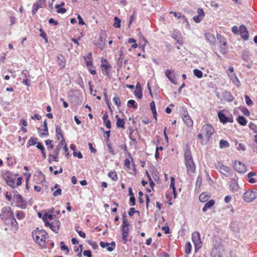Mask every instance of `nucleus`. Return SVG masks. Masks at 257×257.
<instances>
[{
    "instance_id": "bb28decb",
    "label": "nucleus",
    "mask_w": 257,
    "mask_h": 257,
    "mask_svg": "<svg viewBox=\"0 0 257 257\" xmlns=\"http://www.w3.org/2000/svg\"><path fill=\"white\" fill-rule=\"evenodd\" d=\"M5 223L8 224H10L12 226L15 228L16 230H17L18 228V223L16 221L14 216H13V217L11 218L9 221H7L5 222Z\"/></svg>"
},
{
    "instance_id": "69168bd1",
    "label": "nucleus",
    "mask_w": 257,
    "mask_h": 257,
    "mask_svg": "<svg viewBox=\"0 0 257 257\" xmlns=\"http://www.w3.org/2000/svg\"><path fill=\"white\" fill-rule=\"evenodd\" d=\"M61 189L60 188H57V190L53 192V195L54 196L57 197L59 195H60L61 194Z\"/></svg>"
},
{
    "instance_id": "aec40b11",
    "label": "nucleus",
    "mask_w": 257,
    "mask_h": 257,
    "mask_svg": "<svg viewBox=\"0 0 257 257\" xmlns=\"http://www.w3.org/2000/svg\"><path fill=\"white\" fill-rule=\"evenodd\" d=\"M54 215L52 214L51 213H46L44 214L43 216V220L45 223V225H46L48 223L51 222L52 221L54 220Z\"/></svg>"
},
{
    "instance_id": "a878e982",
    "label": "nucleus",
    "mask_w": 257,
    "mask_h": 257,
    "mask_svg": "<svg viewBox=\"0 0 257 257\" xmlns=\"http://www.w3.org/2000/svg\"><path fill=\"white\" fill-rule=\"evenodd\" d=\"M205 36L206 40L211 44L214 45L216 42L215 36L210 33H206Z\"/></svg>"
},
{
    "instance_id": "37998d69",
    "label": "nucleus",
    "mask_w": 257,
    "mask_h": 257,
    "mask_svg": "<svg viewBox=\"0 0 257 257\" xmlns=\"http://www.w3.org/2000/svg\"><path fill=\"white\" fill-rule=\"evenodd\" d=\"M114 20L113 26L116 28H119L120 27V20L117 17H115Z\"/></svg>"
},
{
    "instance_id": "cd10ccee",
    "label": "nucleus",
    "mask_w": 257,
    "mask_h": 257,
    "mask_svg": "<svg viewBox=\"0 0 257 257\" xmlns=\"http://www.w3.org/2000/svg\"><path fill=\"white\" fill-rule=\"evenodd\" d=\"M215 204V201L214 200L211 199L209 201L207 202L204 207L202 208V211L203 212H206L208 209H210L211 207H212Z\"/></svg>"
},
{
    "instance_id": "ddd939ff",
    "label": "nucleus",
    "mask_w": 257,
    "mask_h": 257,
    "mask_svg": "<svg viewBox=\"0 0 257 257\" xmlns=\"http://www.w3.org/2000/svg\"><path fill=\"white\" fill-rule=\"evenodd\" d=\"M45 3V1L44 0H38L36 2H35L33 5V8L32 10V13L33 15H35L38 10L42 7H43V5Z\"/></svg>"
},
{
    "instance_id": "bf43d9fd",
    "label": "nucleus",
    "mask_w": 257,
    "mask_h": 257,
    "mask_svg": "<svg viewBox=\"0 0 257 257\" xmlns=\"http://www.w3.org/2000/svg\"><path fill=\"white\" fill-rule=\"evenodd\" d=\"M29 72L27 70H24L21 73V76L22 78H28L29 77Z\"/></svg>"
},
{
    "instance_id": "6e6d98bb",
    "label": "nucleus",
    "mask_w": 257,
    "mask_h": 257,
    "mask_svg": "<svg viewBox=\"0 0 257 257\" xmlns=\"http://www.w3.org/2000/svg\"><path fill=\"white\" fill-rule=\"evenodd\" d=\"M45 142L46 146H47V149L48 150L52 149L53 148L54 146L52 143V141H51L50 140H46Z\"/></svg>"
},
{
    "instance_id": "f03ea898",
    "label": "nucleus",
    "mask_w": 257,
    "mask_h": 257,
    "mask_svg": "<svg viewBox=\"0 0 257 257\" xmlns=\"http://www.w3.org/2000/svg\"><path fill=\"white\" fill-rule=\"evenodd\" d=\"M184 157L187 173L189 175H191L195 172L196 165L193 159L190 148L188 146H186L185 149Z\"/></svg>"
},
{
    "instance_id": "dca6fc26",
    "label": "nucleus",
    "mask_w": 257,
    "mask_h": 257,
    "mask_svg": "<svg viewBox=\"0 0 257 257\" xmlns=\"http://www.w3.org/2000/svg\"><path fill=\"white\" fill-rule=\"evenodd\" d=\"M56 135L57 140L60 142L65 143V141L63 137L61 127L58 125L56 126Z\"/></svg>"
},
{
    "instance_id": "2f4dec72",
    "label": "nucleus",
    "mask_w": 257,
    "mask_h": 257,
    "mask_svg": "<svg viewBox=\"0 0 257 257\" xmlns=\"http://www.w3.org/2000/svg\"><path fill=\"white\" fill-rule=\"evenodd\" d=\"M235 146L236 149L239 151H245L246 150V146L244 144L239 143L238 141H235Z\"/></svg>"
},
{
    "instance_id": "f257e3e1",
    "label": "nucleus",
    "mask_w": 257,
    "mask_h": 257,
    "mask_svg": "<svg viewBox=\"0 0 257 257\" xmlns=\"http://www.w3.org/2000/svg\"><path fill=\"white\" fill-rule=\"evenodd\" d=\"M18 174L12 173L10 171L3 170L2 171V177L5 180L6 184L10 187L15 188L22 184V178L19 177L16 180Z\"/></svg>"
},
{
    "instance_id": "39448f33",
    "label": "nucleus",
    "mask_w": 257,
    "mask_h": 257,
    "mask_svg": "<svg viewBox=\"0 0 257 257\" xmlns=\"http://www.w3.org/2000/svg\"><path fill=\"white\" fill-rule=\"evenodd\" d=\"M0 216L2 219L6 222L9 221L10 219L13 217L14 215L10 207H5L2 208Z\"/></svg>"
},
{
    "instance_id": "9b49d317",
    "label": "nucleus",
    "mask_w": 257,
    "mask_h": 257,
    "mask_svg": "<svg viewBox=\"0 0 257 257\" xmlns=\"http://www.w3.org/2000/svg\"><path fill=\"white\" fill-rule=\"evenodd\" d=\"M101 67L102 69V72L103 74L108 76L109 71L111 68L108 62L105 59H102L101 60Z\"/></svg>"
},
{
    "instance_id": "774afa93",
    "label": "nucleus",
    "mask_w": 257,
    "mask_h": 257,
    "mask_svg": "<svg viewBox=\"0 0 257 257\" xmlns=\"http://www.w3.org/2000/svg\"><path fill=\"white\" fill-rule=\"evenodd\" d=\"M203 18L200 16H195L193 17V20L196 22V23H199L200 22H201L202 19Z\"/></svg>"
},
{
    "instance_id": "603ef678",
    "label": "nucleus",
    "mask_w": 257,
    "mask_h": 257,
    "mask_svg": "<svg viewBox=\"0 0 257 257\" xmlns=\"http://www.w3.org/2000/svg\"><path fill=\"white\" fill-rule=\"evenodd\" d=\"M249 58V53L247 51H243L242 53V58L245 62H247Z\"/></svg>"
},
{
    "instance_id": "72a5a7b5",
    "label": "nucleus",
    "mask_w": 257,
    "mask_h": 257,
    "mask_svg": "<svg viewBox=\"0 0 257 257\" xmlns=\"http://www.w3.org/2000/svg\"><path fill=\"white\" fill-rule=\"evenodd\" d=\"M150 107H151V109L152 111V113L153 114V116L154 117V118L157 120V110H156V105H155V103L154 101H152L151 103H150Z\"/></svg>"
},
{
    "instance_id": "7ed1b4c3",
    "label": "nucleus",
    "mask_w": 257,
    "mask_h": 257,
    "mask_svg": "<svg viewBox=\"0 0 257 257\" xmlns=\"http://www.w3.org/2000/svg\"><path fill=\"white\" fill-rule=\"evenodd\" d=\"M214 133V129L213 126L209 124H205L202 126L200 133L197 135V138L202 140V144H206L209 141Z\"/></svg>"
},
{
    "instance_id": "e433bc0d",
    "label": "nucleus",
    "mask_w": 257,
    "mask_h": 257,
    "mask_svg": "<svg viewBox=\"0 0 257 257\" xmlns=\"http://www.w3.org/2000/svg\"><path fill=\"white\" fill-rule=\"evenodd\" d=\"M237 122L241 125L244 126L247 124L246 119L242 116H239L237 119Z\"/></svg>"
},
{
    "instance_id": "0eeeda50",
    "label": "nucleus",
    "mask_w": 257,
    "mask_h": 257,
    "mask_svg": "<svg viewBox=\"0 0 257 257\" xmlns=\"http://www.w3.org/2000/svg\"><path fill=\"white\" fill-rule=\"evenodd\" d=\"M216 169L225 177H228L232 175L231 170L228 167L221 163H218Z\"/></svg>"
},
{
    "instance_id": "b1692460",
    "label": "nucleus",
    "mask_w": 257,
    "mask_h": 257,
    "mask_svg": "<svg viewBox=\"0 0 257 257\" xmlns=\"http://www.w3.org/2000/svg\"><path fill=\"white\" fill-rule=\"evenodd\" d=\"M228 76L234 84H235L237 87H239L240 86V81L238 80V78L237 77L235 73H231Z\"/></svg>"
},
{
    "instance_id": "f3484780",
    "label": "nucleus",
    "mask_w": 257,
    "mask_h": 257,
    "mask_svg": "<svg viewBox=\"0 0 257 257\" xmlns=\"http://www.w3.org/2000/svg\"><path fill=\"white\" fill-rule=\"evenodd\" d=\"M100 245L102 248L107 247V250L109 251H112L115 248V243L114 241H112L110 243L101 241Z\"/></svg>"
},
{
    "instance_id": "20e7f679",
    "label": "nucleus",
    "mask_w": 257,
    "mask_h": 257,
    "mask_svg": "<svg viewBox=\"0 0 257 257\" xmlns=\"http://www.w3.org/2000/svg\"><path fill=\"white\" fill-rule=\"evenodd\" d=\"M33 237L35 241L40 245L43 246L45 244L47 232L44 230L37 229L32 233Z\"/></svg>"
},
{
    "instance_id": "052dcab7",
    "label": "nucleus",
    "mask_w": 257,
    "mask_h": 257,
    "mask_svg": "<svg viewBox=\"0 0 257 257\" xmlns=\"http://www.w3.org/2000/svg\"><path fill=\"white\" fill-rule=\"evenodd\" d=\"M40 31L41 32L40 36L45 39L46 43H48V39L46 33L42 29L40 30Z\"/></svg>"
},
{
    "instance_id": "6ab92c4d",
    "label": "nucleus",
    "mask_w": 257,
    "mask_h": 257,
    "mask_svg": "<svg viewBox=\"0 0 257 257\" xmlns=\"http://www.w3.org/2000/svg\"><path fill=\"white\" fill-rule=\"evenodd\" d=\"M182 118L184 123L188 127H191L193 125V120L191 118L190 116L188 115V113L182 114Z\"/></svg>"
},
{
    "instance_id": "9d476101",
    "label": "nucleus",
    "mask_w": 257,
    "mask_h": 257,
    "mask_svg": "<svg viewBox=\"0 0 257 257\" xmlns=\"http://www.w3.org/2000/svg\"><path fill=\"white\" fill-rule=\"evenodd\" d=\"M200 234L197 232H194L192 234V239L195 246V250L198 249L201 247V241Z\"/></svg>"
},
{
    "instance_id": "c9c22d12",
    "label": "nucleus",
    "mask_w": 257,
    "mask_h": 257,
    "mask_svg": "<svg viewBox=\"0 0 257 257\" xmlns=\"http://www.w3.org/2000/svg\"><path fill=\"white\" fill-rule=\"evenodd\" d=\"M210 196L206 193H202L199 196V200L202 202H206Z\"/></svg>"
},
{
    "instance_id": "338daca9",
    "label": "nucleus",
    "mask_w": 257,
    "mask_h": 257,
    "mask_svg": "<svg viewBox=\"0 0 257 257\" xmlns=\"http://www.w3.org/2000/svg\"><path fill=\"white\" fill-rule=\"evenodd\" d=\"M220 52L222 54H225L227 53V52H228V48H227V46L224 47V46H222L220 47Z\"/></svg>"
},
{
    "instance_id": "e2e57ef3",
    "label": "nucleus",
    "mask_w": 257,
    "mask_h": 257,
    "mask_svg": "<svg viewBox=\"0 0 257 257\" xmlns=\"http://www.w3.org/2000/svg\"><path fill=\"white\" fill-rule=\"evenodd\" d=\"M244 98L245 102L247 105H251L252 104V101L248 95H245Z\"/></svg>"
},
{
    "instance_id": "f704fd0d",
    "label": "nucleus",
    "mask_w": 257,
    "mask_h": 257,
    "mask_svg": "<svg viewBox=\"0 0 257 257\" xmlns=\"http://www.w3.org/2000/svg\"><path fill=\"white\" fill-rule=\"evenodd\" d=\"M217 38L219 40V43L222 46H227L226 40L223 37H222L221 35L217 34Z\"/></svg>"
},
{
    "instance_id": "09e8293b",
    "label": "nucleus",
    "mask_w": 257,
    "mask_h": 257,
    "mask_svg": "<svg viewBox=\"0 0 257 257\" xmlns=\"http://www.w3.org/2000/svg\"><path fill=\"white\" fill-rule=\"evenodd\" d=\"M37 139L36 138L31 137L28 141V144L29 146H33L36 144V143H37Z\"/></svg>"
},
{
    "instance_id": "412c9836",
    "label": "nucleus",
    "mask_w": 257,
    "mask_h": 257,
    "mask_svg": "<svg viewBox=\"0 0 257 257\" xmlns=\"http://www.w3.org/2000/svg\"><path fill=\"white\" fill-rule=\"evenodd\" d=\"M172 37L179 44L182 45L183 44L182 38L181 37V34L178 31H174L172 34Z\"/></svg>"
},
{
    "instance_id": "79ce46f5",
    "label": "nucleus",
    "mask_w": 257,
    "mask_h": 257,
    "mask_svg": "<svg viewBox=\"0 0 257 257\" xmlns=\"http://www.w3.org/2000/svg\"><path fill=\"white\" fill-rule=\"evenodd\" d=\"M58 155L49 154V162L51 163L52 161L58 162Z\"/></svg>"
},
{
    "instance_id": "de8ad7c7",
    "label": "nucleus",
    "mask_w": 257,
    "mask_h": 257,
    "mask_svg": "<svg viewBox=\"0 0 257 257\" xmlns=\"http://www.w3.org/2000/svg\"><path fill=\"white\" fill-rule=\"evenodd\" d=\"M113 102L118 107L120 106V100L118 96H115L113 98Z\"/></svg>"
},
{
    "instance_id": "6e6552de",
    "label": "nucleus",
    "mask_w": 257,
    "mask_h": 257,
    "mask_svg": "<svg viewBox=\"0 0 257 257\" xmlns=\"http://www.w3.org/2000/svg\"><path fill=\"white\" fill-rule=\"evenodd\" d=\"M232 167L237 173L240 174H244L246 171V166L240 161H234Z\"/></svg>"
},
{
    "instance_id": "8fccbe9b",
    "label": "nucleus",
    "mask_w": 257,
    "mask_h": 257,
    "mask_svg": "<svg viewBox=\"0 0 257 257\" xmlns=\"http://www.w3.org/2000/svg\"><path fill=\"white\" fill-rule=\"evenodd\" d=\"M55 8L57 9V12L59 14H64L66 12V10L65 8L60 7L58 5H56Z\"/></svg>"
},
{
    "instance_id": "423d86ee",
    "label": "nucleus",
    "mask_w": 257,
    "mask_h": 257,
    "mask_svg": "<svg viewBox=\"0 0 257 257\" xmlns=\"http://www.w3.org/2000/svg\"><path fill=\"white\" fill-rule=\"evenodd\" d=\"M243 199L246 202H252L257 198V190H248L243 194Z\"/></svg>"
},
{
    "instance_id": "a211bd4d",
    "label": "nucleus",
    "mask_w": 257,
    "mask_h": 257,
    "mask_svg": "<svg viewBox=\"0 0 257 257\" xmlns=\"http://www.w3.org/2000/svg\"><path fill=\"white\" fill-rule=\"evenodd\" d=\"M239 33L243 39L246 40L248 39V34L245 26L242 25L239 27Z\"/></svg>"
},
{
    "instance_id": "4be33fe9",
    "label": "nucleus",
    "mask_w": 257,
    "mask_h": 257,
    "mask_svg": "<svg viewBox=\"0 0 257 257\" xmlns=\"http://www.w3.org/2000/svg\"><path fill=\"white\" fill-rule=\"evenodd\" d=\"M165 74L172 83L174 84L177 83L175 75L174 74V71H172L170 70H167L165 72Z\"/></svg>"
},
{
    "instance_id": "5fc2aeb1",
    "label": "nucleus",
    "mask_w": 257,
    "mask_h": 257,
    "mask_svg": "<svg viewBox=\"0 0 257 257\" xmlns=\"http://www.w3.org/2000/svg\"><path fill=\"white\" fill-rule=\"evenodd\" d=\"M88 244L94 249H96L98 247V245L96 242L89 240L88 241Z\"/></svg>"
},
{
    "instance_id": "864d4df0",
    "label": "nucleus",
    "mask_w": 257,
    "mask_h": 257,
    "mask_svg": "<svg viewBox=\"0 0 257 257\" xmlns=\"http://www.w3.org/2000/svg\"><path fill=\"white\" fill-rule=\"evenodd\" d=\"M248 127L250 130L253 131L254 133H257V125L253 122L249 123Z\"/></svg>"
},
{
    "instance_id": "4c0bfd02",
    "label": "nucleus",
    "mask_w": 257,
    "mask_h": 257,
    "mask_svg": "<svg viewBox=\"0 0 257 257\" xmlns=\"http://www.w3.org/2000/svg\"><path fill=\"white\" fill-rule=\"evenodd\" d=\"M229 147V143L224 140H221L219 142V147L220 148H228Z\"/></svg>"
},
{
    "instance_id": "7c9ffc66",
    "label": "nucleus",
    "mask_w": 257,
    "mask_h": 257,
    "mask_svg": "<svg viewBox=\"0 0 257 257\" xmlns=\"http://www.w3.org/2000/svg\"><path fill=\"white\" fill-rule=\"evenodd\" d=\"M136 97L139 99H141L143 97L142 88L138 84L136 86V89L134 92Z\"/></svg>"
},
{
    "instance_id": "c85d7f7f",
    "label": "nucleus",
    "mask_w": 257,
    "mask_h": 257,
    "mask_svg": "<svg viewBox=\"0 0 257 257\" xmlns=\"http://www.w3.org/2000/svg\"><path fill=\"white\" fill-rule=\"evenodd\" d=\"M7 164L9 166H13L16 164V160L14 156L8 155L7 158Z\"/></svg>"
},
{
    "instance_id": "680f3d73",
    "label": "nucleus",
    "mask_w": 257,
    "mask_h": 257,
    "mask_svg": "<svg viewBox=\"0 0 257 257\" xmlns=\"http://www.w3.org/2000/svg\"><path fill=\"white\" fill-rule=\"evenodd\" d=\"M60 244H61V246H60L61 249L62 250H65L67 252H69V249L68 247L65 245L64 242L63 241H61Z\"/></svg>"
},
{
    "instance_id": "5701e85b",
    "label": "nucleus",
    "mask_w": 257,
    "mask_h": 257,
    "mask_svg": "<svg viewBox=\"0 0 257 257\" xmlns=\"http://www.w3.org/2000/svg\"><path fill=\"white\" fill-rule=\"evenodd\" d=\"M256 174L254 172H250L247 174L246 176V178L247 180L250 183H254L256 182V180L255 178H253V177L256 176Z\"/></svg>"
},
{
    "instance_id": "c756f323",
    "label": "nucleus",
    "mask_w": 257,
    "mask_h": 257,
    "mask_svg": "<svg viewBox=\"0 0 257 257\" xmlns=\"http://www.w3.org/2000/svg\"><path fill=\"white\" fill-rule=\"evenodd\" d=\"M43 130L45 131V133H42L41 130H40V129L38 130L39 133V136L41 137H42L45 136H48V134H49V133H48V126H47V124L46 120H45L44 121Z\"/></svg>"
},
{
    "instance_id": "a18cd8bd",
    "label": "nucleus",
    "mask_w": 257,
    "mask_h": 257,
    "mask_svg": "<svg viewBox=\"0 0 257 257\" xmlns=\"http://www.w3.org/2000/svg\"><path fill=\"white\" fill-rule=\"evenodd\" d=\"M224 97L225 99L228 102H231L233 100V97L230 92H226L225 93Z\"/></svg>"
},
{
    "instance_id": "49530a36",
    "label": "nucleus",
    "mask_w": 257,
    "mask_h": 257,
    "mask_svg": "<svg viewBox=\"0 0 257 257\" xmlns=\"http://www.w3.org/2000/svg\"><path fill=\"white\" fill-rule=\"evenodd\" d=\"M106 145L108 147V150L109 153L113 156L115 155V153L114 150L112 147L110 143L109 142H107Z\"/></svg>"
},
{
    "instance_id": "0e129e2a",
    "label": "nucleus",
    "mask_w": 257,
    "mask_h": 257,
    "mask_svg": "<svg viewBox=\"0 0 257 257\" xmlns=\"http://www.w3.org/2000/svg\"><path fill=\"white\" fill-rule=\"evenodd\" d=\"M174 181H175V179L174 177H171V183H170V188L172 189V190H174L176 189V188H175V184H174Z\"/></svg>"
},
{
    "instance_id": "2eb2a0df",
    "label": "nucleus",
    "mask_w": 257,
    "mask_h": 257,
    "mask_svg": "<svg viewBox=\"0 0 257 257\" xmlns=\"http://www.w3.org/2000/svg\"><path fill=\"white\" fill-rule=\"evenodd\" d=\"M16 198L17 199V205L22 208L25 209L27 207V203L24 200L22 196L19 194H18L16 196Z\"/></svg>"
},
{
    "instance_id": "3c124183",
    "label": "nucleus",
    "mask_w": 257,
    "mask_h": 257,
    "mask_svg": "<svg viewBox=\"0 0 257 257\" xmlns=\"http://www.w3.org/2000/svg\"><path fill=\"white\" fill-rule=\"evenodd\" d=\"M191 248H192V246H191V243L189 242H187L185 245V251L186 253H187V254L190 253L191 251Z\"/></svg>"
},
{
    "instance_id": "473e14b6",
    "label": "nucleus",
    "mask_w": 257,
    "mask_h": 257,
    "mask_svg": "<svg viewBox=\"0 0 257 257\" xmlns=\"http://www.w3.org/2000/svg\"><path fill=\"white\" fill-rule=\"evenodd\" d=\"M117 118L116 126L118 128H124V120L123 119L120 118L117 115L115 116Z\"/></svg>"
},
{
    "instance_id": "a19ab883",
    "label": "nucleus",
    "mask_w": 257,
    "mask_h": 257,
    "mask_svg": "<svg viewBox=\"0 0 257 257\" xmlns=\"http://www.w3.org/2000/svg\"><path fill=\"white\" fill-rule=\"evenodd\" d=\"M127 106L129 107L137 109L138 108V104L134 100H130L127 102Z\"/></svg>"
},
{
    "instance_id": "393cba45",
    "label": "nucleus",
    "mask_w": 257,
    "mask_h": 257,
    "mask_svg": "<svg viewBox=\"0 0 257 257\" xmlns=\"http://www.w3.org/2000/svg\"><path fill=\"white\" fill-rule=\"evenodd\" d=\"M129 234V229L122 228V238L123 243L126 244L127 241V237Z\"/></svg>"
},
{
    "instance_id": "58836bf2",
    "label": "nucleus",
    "mask_w": 257,
    "mask_h": 257,
    "mask_svg": "<svg viewBox=\"0 0 257 257\" xmlns=\"http://www.w3.org/2000/svg\"><path fill=\"white\" fill-rule=\"evenodd\" d=\"M108 176L112 180L116 181L118 179L117 175L115 171H111L108 174Z\"/></svg>"
},
{
    "instance_id": "ea45409f",
    "label": "nucleus",
    "mask_w": 257,
    "mask_h": 257,
    "mask_svg": "<svg viewBox=\"0 0 257 257\" xmlns=\"http://www.w3.org/2000/svg\"><path fill=\"white\" fill-rule=\"evenodd\" d=\"M65 144L64 142H60L57 146L56 149L54 151V153L56 155H58L60 150L63 148V146Z\"/></svg>"
},
{
    "instance_id": "13d9d810",
    "label": "nucleus",
    "mask_w": 257,
    "mask_h": 257,
    "mask_svg": "<svg viewBox=\"0 0 257 257\" xmlns=\"http://www.w3.org/2000/svg\"><path fill=\"white\" fill-rule=\"evenodd\" d=\"M170 13L173 14L175 17H177L179 19H182L183 20H186L185 17L183 15H182L181 14H179L178 15L177 13L173 12H171Z\"/></svg>"
},
{
    "instance_id": "f8f14e48",
    "label": "nucleus",
    "mask_w": 257,
    "mask_h": 257,
    "mask_svg": "<svg viewBox=\"0 0 257 257\" xmlns=\"http://www.w3.org/2000/svg\"><path fill=\"white\" fill-rule=\"evenodd\" d=\"M239 187L238 184V178L234 177L232 178L229 184L230 190L233 192H235L239 190Z\"/></svg>"
},
{
    "instance_id": "4d7b16f0",
    "label": "nucleus",
    "mask_w": 257,
    "mask_h": 257,
    "mask_svg": "<svg viewBox=\"0 0 257 257\" xmlns=\"http://www.w3.org/2000/svg\"><path fill=\"white\" fill-rule=\"evenodd\" d=\"M16 216L18 219H22L25 217V215L24 212L20 211L17 213Z\"/></svg>"
},
{
    "instance_id": "c03bdc74",
    "label": "nucleus",
    "mask_w": 257,
    "mask_h": 257,
    "mask_svg": "<svg viewBox=\"0 0 257 257\" xmlns=\"http://www.w3.org/2000/svg\"><path fill=\"white\" fill-rule=\"evenodd\" d=\"M193 74L198 78H201L203 76L202 72L197 69H195L193 70Z\"/></svg>"
},
{
    "instance_id": "1a4fd4ad",
    "label": "nucleus",
    "mask_w": 257,
    "mask_h": 257,
    "mask_svg": "<svg viewBox=\"0 0 257 257\" xmlns=\"http://www.w3.org/2000/svg\"><path fill=\"white\" fill-rule=\"evenodd\" d=\"M61 223L59 219H54V220L48 223L46 226L49 227L55 233H58L59 230Z\"/></svg>"
},
{
    "instance_id": "4468645a",
    "label": "nucleus",
    "mask_w": 257,
    "mask_h": 257,
    "mask_svg": "<svg viewBox=\"0 0 257 257\" xmlns=\"http://www.w3.org/2000/svg\"><path fill=\"white\" fill-rule=\"evenodd\" d=\"M218 116L219 120L223 123H226L228 122H232L233 119L232 117H227L222 111H220L218 112Z\"/></svg>"
}]
</instances>
